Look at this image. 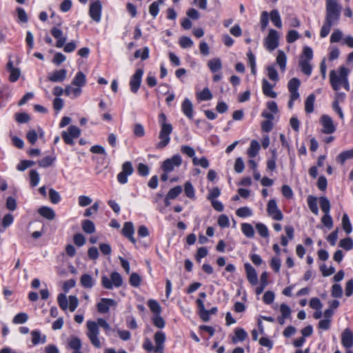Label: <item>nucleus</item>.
<instances>
[{"label":"nucleus","instance_id":"obj_1","mask_svg":"<svg viewBox=\"0 0 353 353\" xmlns=\"http://www.w3.org/2000/svg\"><path fill=\"white\" fill-rule=\"evenodd\" d=\"M88 332L86 333L90 343L97 348L101 347V343L99 339V327L103 328L106 334L110 331L111 327L109 323L103 319L99 318L97 321H88L87 322Z\"/></svg>","mask_w":353,"mask_h":353},{"label":"nucleus","instance_id":"obj_2","mask_svg":"<svg viewBox=\"0 0 353 353\" xmlns=\"http://www.w3.org/2000/svg\"><path fill=\"white\" fill-rule=\"evenodd\" d=\"M349 70L344 66H341L338 72L331 70L330 73V81L332 88L338 91L341 87H343L347 91L350 90V84L347 79Z\"/></svg>","mask_w":353,"mask_h":353},{"label":"nucleus","instance_id":"obj_3","mask_svg":"<svg viewBox=\"0 0 353 353\" xmlns=\"http://www.w3.org/2000/svg\"><path fill=\"white\" fill-rule=\"evenodd\" d=\"M165 339V334L162 331H158L154 336L155 345H153L152 342L147 338L144 339L143 347L149 353H163Z\"/></svg>","mask_w":353,"mask_h":353},{"label":"nucleus","instance_id":"obj_4","mask_svg":"<svg viewBox=\"0 0 353 353\" xmlns=\"http://www.w3.org/2000/svg\"><path fill=\"white\" fill-rule=\"evenodd\" d=\"M341 12V6L337 0L325 1V20L337 24L340 19Z\"/></svg>","mask_w":353,"mask_h":353},{"label":"nucleus","instance_id":"obj_5","mask_svg":"<svg viewBox=\"0 0 353 353\" xmlns=\"http://www.w3.org/2000/svg\"><path fill=\"white\" fill-rule=\"evenodd\" d=\"M312 59V49L309 46H305L299 58V65L301 72L308 77L312 74V66L311 65Z\"/></svg>","mask_w":353,"mask_h":353},{"label":"nucleus","instance_id":"obj_6","mask_svg":"<svg viewBox=\"0 0 353 353\" xmlns=\"http://www.w3.org/2000/svg\"><path fill=\"white\" fill-rule=\"evenodd\" d=\"M320 207L324 215L321 218V222L325 227L331 229L333 226V219L330 216L331 205L330 201L325 196L319 198Z\"/></svg>","mask_w":353,"mask_h":353},{"label":"nucleus","instance_id":"obj_7","mask_svg":"<svg viewBox=\"0 0 353 353\" xmlns=\"http://www.w3.org/2000/svg\"><path fill=\"white\" fill-rule=\"evenodd\" d=\"M57 302L59 307L64 311L69 309L74 312L79 305V299L76 296L70 295L67 298L64 294H59L57 296Z\"/></svg>","mask_w":353,"mask_h":353},{"label":"nucleus","instance_id":"obj_8","mask_svg":"<svg viewBox=\"0 0 353 353\" xmlns=\"http://www.w3.org/2000/svg\"><path fill=\"white\" fill-rule=\"evenodd\" d=\"M101 285L108 290H111L114 288H118L123 285V278L119 272H113L110 274V278L105 275L102 276Z\"/></svg>","mask_w":353,"mask_h":353},{"label":"nucleus","instance_id":"obj_9","mask_svg":"<svg viewBox=\"0 0 353 353\" xmlns=\"http://www.w3.org/2000/svg\"><path fill=\"white\" fill-rule=\"evenodd\" d=\"M301 85V81L297 78L291 79L288 83V88L290 92V99L288 106L290 109H292L295 101L300 98L299 88Z\"/></svg>","mask_w":353,"mask_h":353},{"label":"nucleus","instance_id":"obj_10","mask_svg":"<svg viewBox=\"0 0 353 353\" xmlns=\"http://www.w3.org/2000/svg\"><path fill=\"white\" fill-rule=\"evenodd\" d=\"M172 132V125H164L161 127L159 138L160 141L157 144L158 149L164 148L170 141V134Z\"/></svg>","mask_w":353,"mask_h":353},{"label":"nucleus","instance_id":"obj_11","mask_svg":"<svg viewBox=\"0 0 353 353\" xmlns=\"http://www.w3.org/2000/svg\"><path fill=\"white\" fill-rule=\"evenodd\" d=\"M319 123L322 127L321 132L325 134H331L335 132L336 126L331 117L327 114L321 116Z\"/></svg>","mask_w":353,"mask_h":353},{"label":"nucleus","instance_id":"obj_12","mask_svg":"<svg viewBox=\"0 0 353 353\" xmlns=\"http://www.w3.org/2000/svg\"><path fill=\"white\" fill-rule=\"evenodd\" d=\"M80 134L81 130L78 127L70 125L67 131L62 132V138L66 144L73 145L74 139L78 138Z\"/></svg>","mask_w":353,"mask_h":353},{"label":"nucleus","instance_id":"obj_13","mask_svg":"<svg viewBox=\"0 0 353 353\" xmlns=\"http://www.w3.org/2000/svg\"><path fill=\"white\" fill-rule=\"evenodd\" d=\"M182 163V159L180 155L175 154L170 159L165 160L161 165L162 170L167 173L171 172L176 167H179Z\"/></svg>","mask_w":353,"mask_h":353},{"label":"nucleus","instance_id":"obj_14","mask_svg":"<svg viewBox=\"0 0 353 353\" xmlns=\"http://www.w3.org/2000/svg\"><path fill=\"white\" fill-rule=\"evenodd\" d=\"M265 47L267 50L272 52L279 46V34L276 30L270 29L267 37L265 39Z\"/></svg>","mask_w":353,"mask_h":353},{"label":"nucleus","instance_id":"obj_15","mask_svg":"<svg viewBox=\"0 0 353 353\" xmlns=\"http://www.w3.org/2000/svg\"><path fill=\"white\" fill-rule=\"evenodd\" d=\"M134 169L131 162L126 161L122 165V170L117 175V181L121 184L128 183V177L133 173Z\"/></svg>","mask_w":353,"mask_h":353},{"label":"nucleus","instance_id":"obj_16","mask_svg":"<svg viewBox=\"0 0 353 353\" xmlns=\"http://www.w3.org/2000/svg\"><path fill=\"white\" fill-rule=\"evenodd\" d=\"M267 212L274 220L281 221L283 218V215L281 211L278 208L276 201L274 199L269 201L267 206Z\"/></svg>","mask_w":353,"mask_h":353},{"label":"nucleus","instance_id":"obj_17","mask_svg":"<svg viewBox=\"0 0 353 353\" xmlns=\"http://www.w3.org/2000/svg\"><path fill=\"white\" fill-rule=\"evenodd\" d=\"M102 12V4L99 0L93 1L90 6V17L97 23L101 21Z\"/></svg>","mask_w":353,"mask_h":353},{"label":"nucleus","instance_id":"obj_18","mask_svg":"<svg viewBox=\"0 0 353 353\" xmlns=\"http://www.w3.org/2000/svg\"><path fill=\"white\" fill-rule=\"evenodd\" d=\"M143 70L141 68L137 69L135 73L131 77L130 80V90L133 93H137L141 86Z\"/></svg>","mask_w":353,"mask_h":353},{"label":"nucleus","instance_id":"obj_19","mask_svg":"<svg viewBox=\"0 0 353 353\" xmlns=\"http://www.w3.org/2000/svg\"><path fill=\"white\" fill-rule=\"evenodd\" d=\"M345 99V94L336 91L335 94L334 100L332 103L333 110L338 114L339 118L342 120L344 119V114L342 109L339 106L341 103H343Z\"/></svg>","mask_w":353,"mask_h":353},{"label":"nucleus","instance_id":"obj_20","mask_svg":"<svg viewBox=\"0 0 353 353\" xmlns=\"http://www.w3.org/2000/svg\"><path fill=\"white\" fill-rule=\"evenodd\" d=\"M116 305L117 302L114 299L102 298L97 303V307L99 313L105 314L109 311L110 307L116 306Z\"/></svg>","mask_w":353,"mask_h":353},{"label":"nucleus","instance_id":"obj_21","mask_svg":"<svg viewBox=\"0 0 353 353\" xmlns=\"http://www.w3.org/2000/svg\"><path fill=\"white\" fill-rule=\"evenodd\" d=\"M6 70L10 73L8 79L12 83L16 82L21 74L20 69L14 67L13 61L12 60H9L7 63Z\"/></svg>","mask_w":353,"mask_h":353},{"label":"nucleus","instance_id":"obj_22","mask_svg":"<svg viewBox=\"0 0 353 353\" xmlns=\"http://www.w3.org/2000/svg\"><path fill=\"white\" fill-rule=\"evenodd\" d=\"M67 77V70L65 69H61L55 70L50 73L48 76V80L51 82H62Z\"/></svg>","mask_w":353,"mask_h":353},{"label":"nucleus","instance_id":"obj_23","mask_svg":"<svg viewBox=\"0 0 353 353\" xmlns=\"http://www.w3.org/2000/svg\"><path fill=\"white\" fill-rule=\"evenodd\" d=\"M182 112L190 119L194 117L193 105L188 98H185L181 103Z\"/></svg>","mask_w":353,"mask_h":353},{"label":"nucleus","instance_id":"obj_24","mask_svg":"<svg viewBox=\"0 0 353 353\" xmlns=\"http://www.w3.org/2000/svg\"><path fill=\"white\" fill-rule=\"evenodd\" d=\"M244 266L248 281L252 285H256L258 283V276L255 269L248 263H245Z\"/></svg>","mask_w":353,"mask_h":353},{"label":"nucleus","instance_id":"obj_25","mask_svg":"<svg viewBox=\"0 0 353 353\" xmlns=\"http://www.w3.org/2000/svg\"><path fill=\"white\" fill-rule=\"evenodd\" d=\"M341 343L346 349H349L353 345V333L350 330L345 329L342 333Z\"/></svg>","mask_w":353,"mask_h":353},{"label":"nucleus","instance_id":"obj_26","mask_svg":"<svg viewBox=\"0 0 353 353\" xmlns=\"http://www.w3.org/2000/svg\"><path fill=\"white\" fill-rule=\"evenodd\" d=\"M97 283V280L92 275L89 274H83L80 278V283L84 288L91 289Z\"/></svg>","mask_w":353,"mask_h":353},{"label":"nucleus","instance_id":"obj_27","mask_svg":"<svg viewBox=\"0 0 353 353\" xmlns=\"http://www.w3.org/2000/svg\"><path fill=\"white\" fill-rule=\"evenodd\" d=\"M134 232V225H133L132 223H131V222L125 223L123 230H122V233L132 243L135 244L137 241L133 236Z\"/></svg>","mask_w":353,"mask_h":353},{"label":"nucleus","instance_id":"obj_28","mask_svg":"<svg viewBox=\"0 0 353 353\" xmlns=\"http://www.w3.org/2000/svg\"><path fill=\"white\" fill-rule=\"evenodd\" d=\"M51 34L57 39L56 47L62 48L66 41V37L63 36L62 31L59 28H53Z\"/></svg>","mask_w":353,"mask_h":353},{"label":"nucleus","instance_id":"obj_29","mask_svg":"<svg viewBox=\"0 0 353 353\" xmlns=\"http://www.w3.org/2000/svg\"><path fill=\"white\" fill-rule=\"evenodd\" d=\"M43 135L44 132L41 128H39L37 132L35 130H30L26 134V139L31 145H34L37 142L39 137L41 138Z\"/></svg>","mask_w":353,"mask_h":353},{"label":"nucleus","instance_id":"obj_30","mask_svg":"<svg viewBox=\"0 0 353 353\" xmlns=\"http://www.w3.org/2000/svg\"><path fill=\"white\" fill-rule=\"evenodd\" d=\"M273 86L272 85H271L268 81L265 79H263L262 80V90H263V93L268 97H271V98H276L277 94L273 90Z\"/></svg>","mask_w":353,"mask_h":353},{"label":"nucleus","instance_id":"obj_31","mask_svg":"<svg viewBox=\"0 0 353 353\" xmlns=\"http://www.w3.org/2000/svg\"><path fill=\"white\" fill-rule=\"evenodd\" d=\"M82 92L81 88L74 86L72 85H68L65 88V94L70 97L72 99H76L79 97Z\"/></svg>","mask_w":353,"mask_h":353},{"label":"nucleus","instance_id":"obj_32","mask_svg":"<svg viewBox=\"0 0 353 353\" xmlns=\"http://www.w3.org/2000/svg\"><path fill=\"white\" fill-rule=\"evenodd\" d=\"M38 213L48 220H53L55 218V212L51 208L42 206L38 210Z\"/></svg>","mask_w":353,"mask_h":353},{"label":"nucleus","instance_id":"obj_33","mask_svg":"<svg viewBox=\"0 0 353 353\" xmlns=\"http://www.w3.org/2000/svg\"><path fill=\"white\" fill-rule=\"evenodd\" d=\"M86 83V77L81 71L77 72L75 77L72 79V85L77 86L80 88L83 87Z\"/></svg>","mask_w":353,"mask_h":353},{"label":"nucleus","instance_id":"obj_34","mask_svg":"<svg viewBox=\"0 0 353 353\" xmlns=\"http://www.w3.org/2000/svg\"><path fill=\"white\" fill-rule=\"evenodd\" d=\"M248 336L247 332L241 327H237L234 330V336L232 337V341L233 343L243 341Z\"/></svg>","mask_w":353,"mask_h":353},{"label":"nucleus","instance_id":"obj_35","mask_svg":"<svg viewBox=\"0 0 353 353\" xmlns=\"http://www.w3.org/2000/svg\"><path fill=\"white\" fill-rule=\"evenodd\" d=\"M32 343L34 345L39 343L43 344L46 341V335H41L39 330H33L31 332Z\"/></svg>","mask_w":353,"mask_h":353},{"label":"nucleus","instance_id":"obj_36","mask_svg":"<svg viewBox=\"0 0 353 353\" xmlns=\"http://www.w3.org/2000/svg\"><path fill=\"white\" fill-rule=\"evenodd\" d=\"M241 230L242 233L249 239L254 236V229L253 226L248 223H243L241 224Z\"/></svg>","mask_w":353,"mask_h":353},{"label":"nucleus","instance_id":"obj_37","mask_svg":"<svg viewBox=\"0 0 353 353\" xmlns=\"http://www.w3.org/2000/svg\"><path fill=\"white\" fill-rule=\"evenodd\" d=\"M315 99V95L314 94H311L305 99V110L306 113L310 114L314 112Z\"/></svg>","mask_w":353,"mask_h":353},{"label":"nucleus","instance_id":"obj_38","mask_svg":"<svg viewBox=\"0 0 353 353\" xmlns=\"http://www.w3.org/2000/svg\"><path fill=\"white\" fill-rule=\"evenodd\" d=\"M196 96L199 101H209L212 99V94L208 88H205L201 92H196Z\"/></svg>","mask_w":353,"mask_h":353},{"label":"nucleus","instance_id":"obj_39","mask_svg":"<svg viewBox=\"0 0 353 353\" xmlns=\"http://www.w3.org/2000/svg\"><path fill=\"white\" fill-rule=\"evenodd\" d=\"M307 202L311 212L315 215H318L319 208L317 205V198L312 195H309L307 199Z\"/></svg>","mask_w":353,"mask_h":353},{"label":"nucleus","instance_id":"obj_40","mask_svg":"<svg viewBox=\"0 0 353 353\" xmlns=\"http://www.w3.org/2000/svg\"><path fill=\"white\" fill-rule=\"evenodd\" d=\"M260 150V145L259 142L256 140H252L250 143V145L249 148L248 149V155L250 158L255 157L257 154L259 153V151Z\"/></svg>","mask_w":353,"mask_h":353},{"label":"nucleus","instance_id":"obj_41","mask_svg":"<svg viewBox=\"0 0 353 353\" xmlns=\"http://www.w3.org/2000/svg\"><path fill=\"white\" fill-rule=\"evenodd\" d=\"M270 19L272 23L278 28H281L282 27V21L279 14V12L277 10H272L270 12Z\"/></svg>","mask_w":353,"mask_h":353},{"label":"nucleus","instance_id":"obj_42","mask_svg":"<svg viewBox=\"0 0 353 353\" xmlns=\"http://www.w3.org/2000/svg\"><path fill=\"white\" fill-rule=\"evenodd\" d=\"M208 65L210 71L213 73L220 70L222 68L221 61L219 58H214L210 60L208 63Z\"/></svg>","mask_w":353,"mask_h":353},{"label":"nucleus","instance_id":"obj_43","mask_svg":"<svg viewBox=\"0 0 353 353\" xmlns=\"http://www.w3.org/2000/svg\"><path fill=\"white\" fill-rule=\"evenodd\" d=\"M14 221V216L11 214H6L3 219L1 223V226L0 227V232H3L6 229L10 227Z\"/></svg>","mask_w":353,"mask_h":353},{"label":"nucleus","instance_id":"obj_44","mask_svg":"<svg viewBox=\"0 0 353 353\" xmlns=\"http://www.w3.org/2000/svg\"><path fill=\"white\" fill-rule=\"evenodd\" d=\"M334 25H336V23L331 22L330 21H327L325 19L324 23H323V26L321 27V29L320 31V37L321 38L326 37L329 34L332 26H334Z\"/></svg>","mask_w":353,"mask_h":353},{"label":"nucleus","instance_id":"obj_45","mask_svg":"<svg viewBox=\"0 0 353 353\" xmlns=\"http://www.w3.org/2000/svg\"><path fill=\"white\" fill-rule=\"evenodd\" d=\"M56 156L50 155L43 157L42 159L38 161V164L41 168H48L51 166L56 161Z\"/></svg>","mask_w":353,"mask_h":353},{"label":"nucleus","instance_id":"obj_46","mask_svg":"<svg viewBox=\"0 0 353 353\" xmlns=\"http://www.w3.org/2000/svg\"><path fill=\"white\" fill-rule=\"evenodd\" d=\"M69 347L74 351H79L81 348V341L79 338L77 336H71L68 340Z\"/></svg>","mask_w":353,"mask_h":353},{"label":"nucleus","instance_id":"obj_47","mask_svg":"<svg viewBox=\"0 0 353 353\" xmlns=\"http://www.w3.org/2000/svg\"><path fill=\"white\" fill-rule=\"evenodd\" d=\"M286 62H287V57H286L285 54L283 51L279 50L278 52V55L276 57V63L280 67L281 71L285 70Z\"/></svg>","mask_w":353,"mask_h":353},{"label":"nucleus","instance_id":"obj_48","mask_svg":"<svg viewBox=\"0 0 353 353\" xmlns=\"http://www.w3.org/2000/svg\"><path fill=\"white\" fill-rule=\"evenodd\" d=\"M342 228L343 230L347 234H350L352 232V226L350 221L348 215L345 213L342 217Z\"/></svg>","mask_w":353,"mask_h":353},{"label":"nucleus","instance_id":"obj_49","mask_svg":"<svg viewBox=\"0 0 353 353\" xmlns=\"http://www.w3.org/2000/svg\"><path fill=\"white\" fill-rule=\"evenodd\" d=\"M82 229L87 234H92L95 232L94 223L90 220H84L82 222Z\"/></svg>","mask_w":353,"mask_h":353},{"label":"nucleus","instance_id":"obj_50","mask_svg":"<svg viewBox=\"0 0 353 353\" xmlns=\"http://www.w3.org/2000/svg\"><path fill=\"white\" fill-rule=\"evenodd\" d=\"M236 214L241 218H245L252 216L253 214L252 210L248 207H241L236 210Z\"/></svg>","mask_w":353,"mask_h":353},{"label":"nucleus","instance_id":"obj_51","mask_svg":"<svg viewBox=\"0 0 353 353\" xmlns=\"http://www.w3.org/2000/svg\"><path fill=\"white\" fill-rule=\"evenodd\" d=\"M268 76L271 81L277 82L279 79V74L274 65H268L266 68Z\"/></svg>","mask_w":353,"mask_h":353},{"label":"nucleus","instance_id":"obj_52","mask_svg":"<svg viewBox=\"0 0 353 353\" xmlns=\"http://www.w3.org/2000/svg\"><path fill=\"white\" fill-rule=\"evenodd\" d=\"M148 306L149 307L150 310L154 314V315L160 314L161 312V307L157 301L150 299L148 301Z\"/></svg>","mask_w":353,"mask_h":353},{"label":"nucleus","instance_id":"obj_53","mask_svg":"<svg viewBox=\"0 0 353 353\" xmlns=\"http://www.w3.org/2000/svg\"><path fill=\"white\" fill-rule=\"evenodd\" d=\"M163 0H158L157 1H154L149 8L150 14L154 18L157 16L159 12V5L163 4Z\"/></svg>","mask_w":353,"mask_h":353},{"label":"nucleus","instance_id":"obj_54","mask_svg":"<svg viewBox=\"0 0 353 353\" xmlns=\"http://www.w3.org/2000/svg\"><path fill=\"white\" fill-rule=\"evenodd\" d=\"M339 247L347 251L351 250L353 248V240L350 237L343 239L339 241Z\"/></svg>","mask_w":353,"mask_h":353},{"label":"nucleus","instance_id":"obj_55","mask_svg":"<svg viewBox=\"0 0 353 353\" xmlns=\"http://www.w3.org/2000/svg\"><path fill=\"white\" fill-rule=\"evenodd\" d=\"M184 192L185 195L191 199H195V191L193 185L192 183L189 181L186 182L184 185Z\"/></svg>","mask_w":353,"mask_h":353},{"label":"nucleus","instance_id":"obj_56","mask_svg":"<svg viewBox=\"0 0 353 353\" xmlns=\"http://www.w3.org/2000/svg\"><path fill=\"white\" fill-rule=\"evenodd\" d=\"M353 158V148L340 153L337 157V161L343 163L347 159Z\"/></svg>","mask_w":353,"mask_h":353},{"label":"nucleus","instance_id":"obj_57","mask_svg":"<svg viewBox=\"0 0 353 353\" xmlns=\"http://www.w3.org/2000/svg\"><path fill=\"white\" fill-rule=\"evenodd\" d=\"M256 229L257 232L261 237L266 238L269 235V232L267 226L261 223H258L256 224Z\"/></svg>","mask_w":353,"mask_h":353},{"label":"nucleus","instance_id":"obj_58","mask_svg":"<svg viewBox=\"0 0 353 353\" xmlns=\"http://www.w3.org/2000/svg\"><path fill=\"white\" fill-rule=\"evenodd\" d=\"M30 185L32 187H35L39 184L40 177L37 171H36L35 170H32L30 171Z\"/></svg>","mask_w":353,"mask_h":353},{"label":"nucleus","instance_id":"obj_59","mask_svg":"<svg viewBox=\"0 0 353 353\" xmlns=\"http://www.w3.org/2000/svg\"><path fill=\"white\" fill-rule=\"evenodd\" d=\"M181 192L182 188L180 185H176L173 188H171L166 196H168V199H174L181 193Z\"/></svg>","mask_w":353,"mask_h":353},{"label":"nucleus","instance_id":"obj_60","mask_svg":"<svg viewBox=\"0 0 353 353\" xmlns=\"http://www.w3.org/2000/svg\"><path fill=\"white\" fill-rule=\"evenodd\" d=\"M269 17L270 14L267 11H263L261 12V17H260V24L261 30H265L269 23Z\"/></svg>","mask_w":353,"mask_h":353},{"label":"nucleus","instance_id":"obj_61","mask_svg":"<svg viewBox=\"0 0 353 353\" xmlns=\"http://www.w3.org/2000/svg\"><path fill=\"white\" fill-rule=\"evenodd\" d=\"M28 319V316L26 313L21 312L17 314L13 319V323L15 324H22L26 323Z\"/></svg>","mask_w":353,"mask_h":353},{"label":"nucleus","instance_id":"obj_62","mask_svg":"<svg viewBox=\"0 0 353 353\" xmlns=\"http://www.w3.org/2000/svg\"><path fill=\"white\" fill-rule=\"evenodd\" d=\"M193 44V41L188 37H181L179 39V45L183 48H191Z\"/></svg>","mask_w":353,"mask_h":353},{"label":"nucleus","instance_id":"obj_63","mask_svg":"<svg viewBox=\"0 0 353 353\" xmlns=\"http://www.w3.org/2000/svg\"><path fill=\"white\" fill-rule=\"evenodd\" d=\"M331 294L333 297L341 298L343 294V289L341 285L334 284L332 286Z\"/></svg>","mask_w":353,"mask_h":353},{"label":"nucleus","instance_id":"obj_64","mask_svg":"<svg viewBox=\"0 0 353 353\" xmlns=\"http://www.w3.org/2000/svg\"><path fill=\"white\" fill-rule=\"evenodd\" d=\"M92 202V199L88 196L80 195L78 197V204L81 207H86L91 204Z\"/></svg>","mask_w":353,"mask_h":353}]
</instances>
